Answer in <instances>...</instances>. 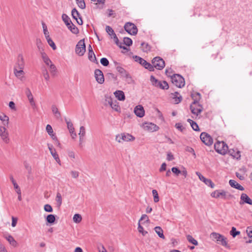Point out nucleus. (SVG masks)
<instances>
[{
    "mask_svg": "<svg viewBox=\"0 0 252 252\" xmlns=\"http://www.w3.org/2000/svg\"><path fill=\"white\" fill-rule=\"evenodd\" d=\"M24 67L25 61L23 56L21 54H19L14 67V73L17 78L21 79L23 77L25 74Z\"/></svg>",
    "mask_w": 252,
    "mask_h": 252,
    "instance_id": "1",
    "label": "nucleus"
},
{
    "mask_svg": "<svg viewBox=\"0 0 252 252\" xmlns=\"http://www.w3.org/2000/svg\"><path fill=\"white\" fill-rule=\"evenodd\" d=\"M210 237L212 240L216 241L218 244H220L223 246H226L227 245L226 238L219 233L212 232L210 234Z\"/></svg>",
    "mask_w": 252,
    "mask_h": 252,
    "instance_id": "2",
    "label": "nucleus"
},
{
    "mask_svg": "<svg viewBox=\"0 0 252 252\" xmlns=\"http://www.w3.org/2000/svg\"><path fill=\"white\" fill-rule=\"evenodd\" d=\"M214 148L217 152L221 155H225L228 150V146L223 141L216 142L214 144Z\"/></svg>",
    "mask_w": 252,
    "mask_h": 252,
    "instance_id": "3",
    "label": "nucleus"
},
{
    "mask_svg": "<svg viewBox=\"0 0 252 252\" xmlns=\"http://www.w3.org/2000/svg\"><path fill=\"white\" fill-rule=\"evenodd\" d=\"M171 79L172 83L179 88H182L185 85L184 78L178 74H173L171 76Z\"/></svg>",
    "mask_w": 252,
    "mask_h": 252,
    "instance_id": "4",
    "label": "nucleus"
},
{
    "mask_svg": "<svg viewBox=\"0 0 252 252\" xmlns=\"http://www.w3.org/2000/svg\"><path fill=\"white\" fill-rule=\"evenodd\" d=\"M106 32L108 33V34L111 36V38L114 39L115 43L118 45L120 48H123L124 49H126V48L125 46H123L122 45V43L120 42L116 34L114 32L113 29L109 26H107L106 27Z\"/></svg>",
    "mask_w": 252,
    "mask_h": 252,
    "instance_id": "5",
    "label": "nucleus"
},
{
    "mask_svg": "<svg viewBox=\"0 0 252 252\" xmlns=\"http://www.w3.org/2000/svg\"><path fill=\"white\" fill-rule=\"evenodd\" d=\"M86 51V45L84 39L80 40L77 44L75 48V53L79 56H83Z\"/></svg>",
    "mask_w": 252,
    "mask_h": 252,
    "instance_id": "6",
    "label": "nucleus"
},
{
    "mask_svg": "<svg viewBox=\"0 0 252 252\" xmlns=\"http://www.w3.org/2000/svg\"><path fill=\"white\" fill-rule=\"evenodd\" d=\"M152 64L154 67L158 69L161 70L165 66L164 60L159 57H156L152 60Z\"/></svg>",
    "mask_w": 252,
    "mask_h": 252,
    "instance_id": "7",
    "label": "nucleus"
},
{
    "mask_svg": "<svg viewBox=\"0 0 252 252\" xmlns=\"http://www.w3.org/2000/svg\"><path fill=\"white\" fill-rule=\"evenodd\" d=\"M211 196L215 198H220L223 199H228L227 193L224 191V190H216L212 192L211 194Z\"/></svg>",
    "mask_w": 252,
    "mask_h": 252,
    "instance_id": "8",
    "label": "nucleus"
},
{
    "mask_svg": "<svg viewBox=\"0 0 252 252\" xmlns=\"http://www.w3.org/2000/svg\"><path fill=\"white\" fill-rule=\"evenodd\" d=\"M135 138L131 135L126 134H121L116 136V140L119 143H122L123 141H130L134 140Z\"/></svg>",
    "mask_w": 252,
    "mask_h": 252,
    "instance_id": "9",
    "label": "nucleus"
},
{
    "mask_svg": "<svg viewBox=\"0 0 252 252\" xmlns=\"http://www.w3.org/2000/svg\"><path fill=\"white\" fill-rule=\"evenodd\" d=\"M124 28L126 32L131 35H135L138 32L136 26L131 23H126L125 25Z\"/></svg>",
    "mask_w": 252,
    "mask_h": 252,
    "instance_id": "10",
    "label": "nucleus"
},
{
    "mask_svg": "<svg viewBox=\"0 0 252 252\" xmlns=\"http://www.w3.org/2000/svg\"><path fill=\"white\" fill-rule=\"evenodd\" d=\"M116 69L122 76L125 78L126 82L129 84L132 82V80L130 75L124 68L121 66H117Z\"/></svg>",
    "mask_w": 252,
    "mask_h": 252,
    "instance_id": "11",
    "label": "nucleus"
},
{
    "mask_svg": "<svg viewBox=\"0 0 252 252\" xmlns=\"http://www.w3.org/2000/svg\"><path fill=\"white\" fill-rule=\"evenodd\" d=\"M200 138L203 143L207 146H210L213 143V140L212 137L206 132H202Z\"/></svg>",
    "mask_w": 252,
    "mask_h": 252,
    "instance_id": "12",
    "label": "nucleus"
},
{
    "mask_svg": "<svg viewBox=\"0 0 252 252\" xmlns=\"http://www.w3.org/2000/svg\"><path fill=\"white\" fill-rule=\"evenodd\" d=\"M145 130L149 132H154L158 130L159 127L152 123H145L143 124Z\"/></svg>",
    "mask_w": 252,
    "mask_h": 252,
    "instance_id": "13",
    "label": "nucleus"
},
{
    "mask_svg": "<svg viewBox=\"0 0 252 252\" xmlns=\"http://www.w3.org/2000/svg\"><path fill=\"white\" fill-rule=\"evenodd\" d=\"M190 109L192 114L198 116L202 111V107L200 104H191Z\"/></svg>",
    "mask_w": 252,
    "mask_h": 252,
    "instance_id": "14",
    "label": "nucleus"
},
{
    "mask_svg": "<svg viewBox=\"0 0 252 252\" xmlns=\"http://www.w3.org/2000/svg\"><path fill=\"white\" fill-rule=\"evenodd\" d=\"M0 136L4 142H8L9 140L8 138V134L6 131V129L5 127V126H0Z\"/></svg>",
    "mask_w": 252,
    "mask_h": 252,
    "instance_id": "15",
    "label": "nucleus"
},
{
    "mask_svg": "<svg viewBox=\"0 0 252 252\" xmlns=\"http://www.w3.org/2000/svg\"><path fill=\"white\" fill-rule=\"evenodd\" d=\"M95 77L96 81L99 84H102L104 81V76L102 72L97 69L94 71Z\"/></svg>",
    "mask_w": 252,
    "mask_h": 252,
    "instance_id": "16",
    "label": "nucleus"
},
{
    "mask_svg": "<svg viewBox=\"0 0 252 252\" xmlns=\"http://www.w3.org/2000/svg\"><path fill=\"white\" fill-rule=\"evenodd\" d=\"M134 112L135 114L139 118H142L144 116L145 111L143 107L141 105H138L134 108Z\"/></svg>",
    "mask_w": 252,
    "mask_h": 252,
    "instance_id": "17",
    "label": "nucleus"
},
{
    "mask_svg": "<svg viewBox=\"0 0 252 252\" xmlns=\"http://www.w3.org/2000/svg\"><path fill=\"white\" fill-rule=\"evenodd\" d=\"M240 204L247 203L252 205V200L246 193H242L240 197Z\"/></svg>",
    "mask_w": 252,
    "mask_h": 252,
    "instance_id": "18",
    "label": "nucleus"
},
{
    "mask_svg": "<svg viewBox=\"0 0 252 252\" xmlns=\"http://www.w3.org/2000/svg\"><path fill=\"white\" fill-rule=\"evenodd\" d=\"M199 179L203 181L206 185L210 187L211 188H214L215 187L214 184L212 182L210 179H206L202 174H197Z\"/></svg>",
    "mask_w": 252,
    "mask_h": 252,
    "instance_id": "19",
    "label": "nucleus"
},
{
    "mask_svg": "<svg viewBox=\"0 0 252 252\" xmlns=\"http://www.w3.org/2000/svg\"><path fill=\"white\" fill-rule=\"evenodd\" d=\"M48 148H49L50 153L52 155V156H53V157L54 158V159L56 160V161L58 163H60V160L58 155L57 154V152H56L55 149L53 148L52 146H50L49 145H48Z\"/></svg>",
    "mask_w": 252,
    "mask_h": 252,
    "instance_id": "20",
    "label": "nucleus"
},
{
    "mask_svg": "<svg viewBox=\"0 0 252 252\" xmlns=\"http://www.w3.org/2000/svg\"><path fill=\"white\" fill-rule=\"evenodd\" d=\"M229 183L230 186L232 188H234L240 190H244V188L241 185L237 183L235 180H230Z\"/></svg>",
    "mask_w": 252,
    "mask_h": 252,
    "instance_id": "21",
    "label": "nucleus"
},
{
    "mask_svg": "<svg viewBox=\"0 0 252 252\" xmlns=\"http://www.w3.org/2000/svg\"><path fill=\"white\" fill-rule=\"evenodd\" d=\"M115 97L120 101H123L125 99V95L122 91L117 90L114 93Z\"/></svg>",
    "mask_w": 252,
    "mask_h": 252,
    "instance_id": "22",
    "label": "nucleus"
},
{
    "mask_svg": "<svg viewBox=\"0 0 252 252\" xmlns=\"http://www.w3.org/2000/svg\"><path fill=\"white\" fill-rule=\"evenodd\" d=\"M191 97L193 100V101L192 103V104H199V101L201 98V96L200 94L199 93H194L193 94H192Z\"/></svg>",
    "mask_w": 252,
    "mask_h": 252,
    "instance_id": "23",
    "label": "nucleus"
},
{
    "mask_svg": "<svg viewBox=\"0 0 252 252\" xmlns=\"http://www.w3.org/2000/svg\"><path fill=\"white\" fill-rule=\"evenodd\" d=\"M41 55L43 62L46 65H49L52 63L51 61L45 52H41Z\"/></svg>",
    "mask_w": 252,
    "mask_h": 252,
    "instance_id": "24",
    "label": "nucleus"
},
{
    "mask_svg": "<svg viewBox=\"0 0 252 252\" xmlns=\"http://www.w3.org/2000/svg\"><path fill=\"white\" fill-rule=\"evenodd\" d=\"M52 111L55 117L57 119H60L61 117V114L59 111L58 108L55 105H53L51 107Z\"/></svg>",
    "mask_w": 252,
    "mask_h": 252,
    "instance_id": "25",
    "label": "nucleus"
},
{
    "mask_svg": "<svg viewBox=\"0 0 252 252\" xmlns=\"http://www.w3.org/2000/svg\"><path fill=\"white\" fill-rule=\"evenodd\" d=\"M157 87L163 90H167L169 88V86L167 82L165 81H159Z\"/></svg>",
    "mask_w": 252,
    "mask_h": 252,
    "instance_id": "26",
    "label": "nucleus"
},
{
    "mask_svg": "<svg viewBox=\"0 0 252 252\" xmlns=\"http://www.w3.org/2000/svg\"><path fill=\"white\" fill-rule=\"evenodd\" d=\"M67 27L73 34H77L79 33L78 29L72 23L70 24V25L67 26Z\"/></svg>",
    "mask_w": 252,
    "mask_h": 252,
    "instance_id": "27",
    "label": "nucleus"
},
{
    "mask_svg": "<svg viewBox=\"0 0 252 252\" xmlns=\"http://www.w3.org/2000/svg\"><path fill=\"white\" fill-rule=\"evenodd\" d=\"M0 120L2 121L4 126H7L8 125L9 118L4 114L0 115Z\"/></svg>",
    "mask_w": 252,
    "mask_h": 252,
    "instance_id": "28",
    "label": "nucleus"
},
{
    "mask_svg": "<svg viewBox=\"0 0 252 252\" xmlns=\"http://www.w3.org/2000/svg\"><path fill=\"white\" fill-rule=\"evenodd\" d=\"M154 229L155 232L160 238L162 239L165 238L164 235L163 234V231L160 226H156L155 227Z\"/></svg>",
    "mask_w": 252,
    "mask_h": 252,
    "instance_id": "29",
    "label": "nucleus"
},
{
    "mask_svg": "<svg viewBox=\"0 0 252 252\" xmlns=\"http://www.w3.org/2000/svg\"><path fill=\"white\" fill-rule=\"evenodd\" d=\"M187 121L190 124L191 127L194 131H199V128L197 123L190 119H188Z\"/></svg>",
    "mask_w": 252,
    "mask_h": 252,
    "instance_id": "30",
    "label": "nucleus"
},
{
    "mask_svg": "<svg viewBox=\"0 0 252 252\" xmlns=\"http://www.w3.org/2000/svg\"><path fill=\"white\" fill-rule=\"evenodd\" d=\"M228 153H229L230 155H231L232 157H233L234 158H236L237 159H238L240 158V152L238 151H237L236 152L233 150H228Z\"/></svg>",
    "mask_w": 252,
    "mask_h": 252,
    "instance_id": "31",
    "label": "nucleus"
},
{
    "mask_svg": "<svg viewBox=\"0 0 252 252\" xmlns=\"http://www.w3.org/2000/svg\"><path fill=\"white\" fill-rule=\"evenodd\" d=\"M62 19L66 26L70 25V24H72V23L69 17L65 14L62 15Z\"/></svg>",
    "mask_w": 252,
    "mask_h": 252,
    "instance_id": "32",
    "label": "nucleus"
},
{
    "mask_svg": "<svg viewBox=\"0 0 252 252\" xmlns=\"http://www.w3.org/2000/svg\"><path fill=\"white\" fill-rule=\"evenodd\" d=\"M10 180L11 181V182L13 185L14 189H16V192L18 194H20V192H21V189H20L19 186L17 184L16 182L15 181V180H14V179L12 176L10 177Z\"/></svg>",
    "mask_w": 252,
    "mask_h": 252,
    "instance_id": "33",
    "label": "nucleus"
},
{
    "mask_svg": "<svg viewBox=\"0 0 252 252\" xmlns=\"http://www.w3.org/2000/svg\"><path fill=\"white\" fill-rule=\"evenodd\" d=\"M55 200L58 207H60L62 204V197L60 193L57 192Z\"/></svg>",
    "mask_w": 252,
    "mask_h": 252,
    "instance_id": "34",
    "label": "nucleus"
},
{
    "mask_svg": "<svg viewBox=\"0 0 252 252\" xmlns=\"http://www.w3.org/2000/svg\"><path fill=\"white\" fill-rule=\"evenodd\" d=\"M141 46L142 51L144 52H147L150 50V46L148 43L144 42H142L141 43Z\"/></svg>",
    "mask_w": 252,
    "mask_h": 252,
    "instance_id": "35",
    "label": "nucleus"
},
{
    "mask_svg": "<svg viewBox=\"0 0 252 252\" xmlns=\"http://www.w3.org/2000/svg\"><path fill=\"white\" fill-rule=\"evenodd\" d=\"M6 239L8 241V242L13 246L16 247L17 246V242L15 240V239L12 236L9 235L8 236L6 237Z\"/></svg>",
    "mask_w": 252,
    "mask_h": 252,
    "instance_id": "36",
    "label": "nucleus"
},
{
    "mask_svg": "<svg viewBox=\"0 0 252 252\" xmlns=\"http://www.w3.org/2000/svg\"><path fill=\"white\" fill-rule=\"evenodd\" d=\"M187 239L189 243L193 244L195 246H197L198 245V243L197 241L196 240H195V239H194L192 237V236H191L190 235H188L187 236Z\"/></svg>",
    "mask_w": 252,
    "mask_h": 252,
    "instance_id": "37",
    "label": "nucleus"
},
{
    "mask_svg": "<svg viewBox=\"0 0 252 252\" xmlns=\"http://www.w3.org/2000/svg\"><path fill=\"white\" fill-rule=\"evenodd\" d=\"M46 220L49 223H53L55 221V217L52 214L48 215L46 218Z\"/></svg>",
    "mask_w": 252,
    "mask_h": 252,
    "instance_id": "38",
    "label": "nucleus"
},
{
    "mask_svg": "<svg viewBox=\"0 0 252 252\" xmlns=\"http://www.w3.org/2000/svg\"><path fill=\"white\" fill-rule=\"evenodd\" d=\"M246 232L247 233L248 236L250 238L248 243L252 242V226H249L247 228Z\"/></svg>",
    "mask_w": 252,
    "mask_h": 252,
    "instance_id": "39",
    "label": "nucleus"
},
{
    "mask_svg": "<svg viewBox=\"0 0 252 252\" xmlns=\"http://www.w3.org/2000/svg\"><path fill=\"white\" fill-rule=\"evenodd\" d=\"M143 66L146 68L148 69L150 71H152L154 70V67L153 64L152 65L150 63H148L146 61L144 63Z\"/></svg>",
    "mask_w": 252,
    "mask_h": 252,
    "instance_id": "40",
    "label": "nucleus"
},
{
    "mask_svg": "<svg viewBox=\"0 0 252 252\" xmlns=\"http://www.w3.org/2000/svg\"><path fill=\"white\" fill-rule=\"evenodd\" d=\"M133 59H134L135 61L136 62H138L140 64L143 66L144 63L145 62L146 60H144L142 58L138 56H134L133 57Z\"/></svg>",
    "mask_w": 252,
    "mask_h": 252,
    "instance_id": "41",
    "label": "nucleus"
},
{
    "mask_svg": "<svg viewBox=\"0 0 252 252\" xmlns=\"http://www.w3.org/2000/svg\"><path fill=\"white\" fill-rule=\"evenodd\" d=\"M71 15L73 18H74L75 20H77V19L79 18V17H81L80 14L79 13L78 11L76 10V8H73L72 10Z\"/></svg>",
    "mask_w": 252,
    "mask_h": 252,
    "instance_id": "42",
    "label": "nucleus"
},
{
    "mask_svg": "<svg viewBox=\"0 0 252 252\" xmlns=\"http://www.w3.org/2000/svg\"><path fill=\"white\" fill-rule=\"evenodd\" d=\"M88 58L92 62L95 63L97 62L96 58L94 52H89L88 53Z\"/></svg>",
    "mask_w": 252,
    "mask_h": 252,
    "instance_id": "43",
    "label": "nucleus"
},
{
    "mask_svg": "<svg viewBox=\"0 0 252 252\" xmlns=\"http://www.w3.org/2000/svg\"><path fill=\"white\" fill-rule=\"evenodd\" d=\"M46 39L48 44L52 48V49L54 50H56L57 48L56 46L52 39L50 37V36L46 37Z\"/></svg>",
    "mask_w": 252,
    "mask_h": 252,
    "instance_id": "44",
    "label": "nucleus"
},
{
    "mask_svg": "<svg viewBox=\"0 0 252 252\" xmlns=\"http://www.w3.org/2000/svg\"><path fill=\"white\" fill-rule=\"evenodd\" d=\"M174 94L173 98L174 99L175 103L176 104H178L181 101L182 97L181 95L179 96L177 95L179 94L178 92H175Z\"/></svg>",
    "mask_w": 252,
    "mask_h": 252,
    "instance_id": "45",
    "label": "nucleus"
},
{
    "mask_svg": "<svg viewBox=\"0 0 252 252\" xmlns=\"http://www.w3.org/2000/svg\"><path fill=\"white\" fill-rule=\"evenodd\" d=\"M26 94L28 98L29 101L33 100V96L32 94V92L29 88H27L26 90Z\"/></svg>",
    "mask_w": 252,
    "mask_h": 252,
    "instance_id": "46",
    "label": "nucleus"
},
{
    "mask_svg": "<svg viewBox=\"0 0 252 252\" xmlns=\"http://www.w3.org/2000/svg\"><path fill=\"white\" fill-rule=\"evenodd\" d=\"M152 193L154 197V201L155 202H158L159 200L158 192L157 190L153 189L152 190Z\"/></svg>",
    "mask_w": 252,
    "mask_h": 252,
    "instance_id": "47",
    "label": "nucleus"
},
{
    "mask_svg": "<svg viewBox=\"0 0 252 252\" xmlns=\"http://www.w3.org/2000/svg\"><path fill=\"white\" fill-rule=\"evenodd\" d=\"M73 220L75 223H79L82 220V217L80 214H75L73 216Z\"/></svg>",
    "mask_w": 252,
    "mask_h": 252,
    "instance_id": "48",
    "label": "nucleus"
},
{
    "mask_svg": "<svg viewBox=\"0 0 252 252\" xmlns=\"http://www.w3.org/2000/svg\"><path fill=\"white\" fill-rule=\"evenodd\" d=\"M123 41L124 44L127 46H130L132 44V40L129 37H124Z\"/></svg>",
    "mask_w": 252,
    "mask_h": 252,
    "instance_id": "49",
    "label": "nucleus"
},
{
    "mask_svg": "<svg viewBox=\"0 0 252 252\" xmlns=\"http://www.w3.org/2000/svg\"><path fill=\"white\" fill-rule=\"evenodd\" d=\"M65 122L67 124V128L69 130V132H73L74 131V128L72 123L68 121L67 120L65 119Z\"/></svg>",
    "mask_w": 252,
    "mask_h": 252,
    "instance_id": "50",
    "label": "nucleus"
},
{
    "mask_svg": "<svg viewBox=\"0 0 252 252\" xmlns=\"http://www.w3.org/2000/svg\"><path fill=\"white\" fill-rule=\"evenodd\" d=\"M138 230L139 233H141L143 236H145L147 233V231L144 230V228L141 225L140 223L138 222Z\"/></svg>",
    "mask_w": 252,
    "mask_h": 252,
    "instance_id": "51",
    "label": "nucleus"
},
{
    "mask_svg": "<svg viewBox=\"0 0 252 252\" xmlns=\"http://www.w3.org/2000/svg\"><path fill=\"white\" fill-rule=\"evenodd\" d=\"M42 27H43V29L44 34L45 36V38L48 37L49 36H50L49 33L48 31L47 27L46 24L44 23H42Z\"/></svg>",
    "mask_w": 252,
    "mask_h": 252,
    "instance_id": "52",
    "label": "nucleus"
},
{
    "mask_svg": "<svg viewBox=\"0 0 252 252\" xmlns=\"http://www.w3.org/2000/svg\"><path fill=\"white\" fill-rule=\"evenodd\" d=\"M76 2L80 8L83 9L85 8L86 4L84 0H78V1H76Z\"/></svg>",
    "mask_w": 252,
    "mask_h": 252,
    "instance_id": "53",
    "label": "nucleus"
},
{
    "mask_svg": "<svg viewBox=\"0 0 252 252\" xmlns=\"http://www.w3.org/2000/svg\"><path fill=\"white\" fill-rule=\"evenodd\" d=\"M150 81L152 82V85L155 86V87H157L159 81L158 79H157L153 75L151 76Z\"/></svg>",
    "mask_w": 252,
    "mask_h": 252,
    "instance_id": "54",
    "label": "nucleus"
},
{
    "mask_svg": "<svg viewBox=\"0 0 252 252\" xmlns=\"http://www.w3.org/2000/svg\"><path fill=\"white\" fill-rule=\"evenodd\" d=\"M142 220H145V222H146L147 223L150 222V220L149 219V217L146 214H143L141 216V217L139 220V222L140 223V221H141Z\"/></svg>",
    "mask_w": 252,
    "mask_h": 252,
    "instance_id": "55",
    "label": "nucleus"
},
{
    "mask_svg": "<svg viewBox=\"0 0 252 252\" xmlns=\"http://www.w3.org/2000/svg\"><path fill=\"white\" fill-rule=\"evenodd\" d=\"M240 233V232L237 231L236 229L234 227H233L231 230L230 231V234L233 237H235L236 235H239Z\"/></svg>",
    "mask_w": 252,
    "mask_h": 252,
    "instance_id": "56",
    "label": "nucleus"
},
{
    "mask_svg": "<svg viewBox=\"0 0 252 252\" xmlns=\"http://www.w3.org/2000/svg\"><path fill=\"white\" fill-rule=\"evenodd\" d=\"M100 63L104 66H107L109 64V61L106 58H102L100 60Z\"/></svg>",
    "mask_w": 252,
    "mask_h": 252,
    "instance_id": "57",
    "label": "nucleus"
},
{
    "mask_svg": "<svg viewBox=\"0 0 252 252\" xmlns=\"http://www.w3.org/2000/svg\"><path fill=\"white\" fill-rule=\"evenodd\" d=\"M110 106L113 109L115 110L117 112H118L120 110V107L116 102L113 103L111 105H110Z\"/></svg>",
    "mask_w": 252,
    "mask_h": 252,
    "instance_id": "58",
    "label": "nucleus"
},
{
    "mask_svg": "<svg viewBox=\"0 0 252 252\" xmlns=\"http://www.w3.org/2000/svg\"><path fill=\"white\" fill-rule=\"evenodd\" d=\"M44 210L45 211L47 212H53V208L52 206L49 204H46L44 206Z\"/></svg>",
    "mask_w": 252,
    "mask_h": 252,
    "instance_id": "59",
    "label": "nucleus"
},
{
    "mask_svg": "<svg viewBox=\"0 0 252 252\" xmlns=\"http://www.w3.org/2000/svg\"><path fill=\"white\" fill-rule=\"evenodd\" d=\"M105 101L107 103H108V104L110 106L113 103L112 98H111V96L106 95L105 96Z\"/></svg>",
    "mask_w": 252,
    "mask_h": 252,
    "instance_id": "60",
    "label": "nucleus"
},
{
    "mask_svg": "<svg viewBox=\"0 0 252 252\" xmlns=\"http://www.w3.org/2000/svg\"><path fill=\"white\" fill-rule=\"evenodd\" d=\"M46 130L49 135H52V133H54L53 128L50 125H47L46 126Z\"/></svg>",
    "mask_w": 252,
    "mask_h": 252,
    "instance_id": "61",
    "label": "nucleus"
},
{
    "mask_svg": "<svg viewBox=\"0 0 252 252\" xmlns=\"http://www.w3.org/2000/svg\"><path fill=\"white\" fill-rule=\"evenodd\" d=\"M86 133L85 128L83 126L80 127V131L79 133V137H83L85 136Z\"/></svg>",
    "mask_w": 252,
    "mask_h": 252,
    "instance_id": "62",
    "label": "nucleus"
},
{
    "mask_svg": "<svg viewBox=\"0 0 252 252\" xmlns=\"http://www.w3.org/2000/svg\"><path fill=\"white\" fill-rule=\"evenodd\" d=\"M175 127L177 129L181 132H182L185 129V127L183 126L182 124L180 123L176 124Z\"/></svg>",
    "mask_w": 252,
    "mask_h": 252,
    "instance_id": "63",
    "label": "nucleus"
},
{
    "mask_svg": "<svg viewBox=\"0 0 252 252\" xmlns=\"http://www.w3.org/2000/svg\"><path fill=\"white\" fill-rule=\"evenodd\" d=\"M50 65V72L53 75H55L56 72V67L55 65L51 63Z\"/></svg>",
    "mask_w": 252,
    "mask_h": 252,
    "instance_id": "64",
    "label": "nucleus"
}]
</instances>
